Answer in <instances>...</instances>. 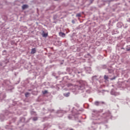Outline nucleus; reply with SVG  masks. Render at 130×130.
<instances>
[{"label": "nucleus", "instance_id": "1", "mask_svg": "<svg viewBox=\"0 0 130 130\" xmlns=\"http://www.w3.org/2000/svg\"><path fill=\"white\" fill-rule=\"evenodd\" d=\"M94 120H96L98 122H96L95 121H94L92 123V125L91 126V129L92 130H96L98 128V126H97V124L99 123V122L98 121L99 120H100V118H96V119H92Z\"/></svg>", "mask_w": 130, "mask_h": 130}, {"label": "nucleus", "instance_id": "2", "mask_svg": "<svg viewBox=\"0 0 130 130\" xmlns=\"http://www.w3.org/2000/svg\"><path fill=\"white\" fill-rule=\"evenodd\" d=\"M87 84L86 82H82V84L78 87L79 90H84L85 89V86H87Z\"/></svg>", "mask_w": 130, "mask_h": 130}, {"label": "nucleus", "instance_id": "3", "mask_svg": "<svg viewBox=\"0 0 130 130\" xmlns=\"http://www.w3.org/2000/svg\"><path fill=\"white\" fill-rule=\"evenodd\" d=\"M92 117H98L99 116V111L96 110L92 111Z\"/></svg>", "mask_w": 130, "mask_h": 130}, {"label": "nucleus", "instance_id": "4", "mask_svg": "<svg viewBox=\"0 0 130 130\" xmlns=\"http://www.w3.org/2000/svg\"><path fill=\"white\" fill-rule=\"evenodd\" d=\"M104 104H105V102H104L95 101L94 102V105H95V106H99L100 105H103Z\"/></svg>", "mask_w": 130, "mask_h": 130}, {"label": "nucleus", "instance_id": "5", "mask_svg": "<svg viewBox=\"0 0 130 130\" xmlns=\"http://www.w3.org/2000/svg\"><path fill=\"white\" fill-rule=\"evenodd\" d=\"M57 113L58 114V116H59V117H61V116H62V115H63V113H66V112L64 111H62V110H58L57 112ZM58 114H60V115Z\"/></svg>", "mask_w": 130, "mask_h": 130}, {"label": "nucleus", "instance_id": "6", "mask_svg": "<svg viewBox=\"0 0 130 130\" xmlns=\"http://www.w3.org/2000/svg\"><path fill=\"white\" fill-rule=\"evenodd\" d=\"M107 116H111V113L110 112L108 111V112L103 114L102 117L103 118H106Z\"/></svg>", "mask_w": 130, "mask_h": 130}, {"label": "nucleus", "instance_id": "7", "mask_svg": "<svg viewBox=\"0 0 130 130\" xmlns=\"http://www.w3.org/2000/svg\"><path fill=\"white\" fill-rule=\"evenodd\" d=\"M111 95H114V96H117L119 95V93L115 92V91L113 89L111 90Z\"/></svg>", "mask_w": 130, "mask_h": 130}, {"label": "nucleus", "instance_id": "8", "mask_svg": "<svg viewBox=\"0 0 130 130\" xmlns=\"http://www.w3.org/2000/svg\"><path fill=\"white\" fill-rule=\"evenodd\" d=\"M6 98V94L4 92H0V100H3Z\"/></svg>", "mask_w": 130, "mask_h": 130}, {"label": "nucleus", "instance_id": "9", "mask_svg": "<svg viewBox=\"0 0 130 130\" xmlns=\"http://www.w3.org/2000/svg\"><path fill=\"white\" fill-rule=\"evenodd\" d=\"M73 72L75 73V74H76V75H78L79 74H82V71H78V69H74L73 70Z\"/></svg>", "mask_w": 130, "mask_h": 130}, {"label": "nucleus", "instance_id": "10", "mask_svg": "<svg viewBox=\"0 0 130 130\" xmlns=\"http://www.w3.org/2000/svg\"><path fill=\"white\" fill-rule=\"evenodd\" d=\"M29 8V6L28 5H23L22 6V10H26V9H28Z\"/></svg>", "mask_w": 130, "mask_h": 130}, {"label": "nucleus", "instance_id": "11", "mask_svg": "<svg viewBox=\"0 0 130 130\" xmlns=\"http://www.w3.org/2000/svg\"><path fill=\"white\" fill-rule=\"evenodd\" d=\"M117 27H118V28H121L122 27V23H121V22L117 23Z\"/></svg>", "mask_w": 130, "mask_h": 130}, {"label": "nucleus", "instance_id": "12", "mask_svg": "<svg viewBox=\"0 0 130 130\" xmlns=\"http://www.w3.org/2000/svg\"><path fill=\"white\" fill-rule=\"evenodd\" d=\"M59 35L61 37H64L66 36V34H64V32H59Z\"/></svg>", "mask_w": 130, "mask_h": 130}, {"label": "nucleus", "instance_id": "13", "mask_svg": "<svg viewBox=\"0 0 130 130\" xmlns=\"http://www.w3.org/2000/svg\"><path fill=\"white\" fill-rule=\"evenodd\" d=\"M42 35L43 37L46 38L47 37V36H48V34L45 33L44 31H43V34Z\"/></svg>", "mask_w": 130, "mask_h": 130}, {"label": "nucleus", "instance_id": "14", "mask_svg": "<svg viewBox=\"0 0 130 130\" xmlns=\"http://www.w3.org/2000/svg\"><path fill=\"white\" fill-rule=\"evenodd\" d=\"M70 94L71 93L70 92L64 93H63V96H64V97H69Z\"/></svg>", "mask_w": 130, "mask_h": 130}, {"label": "nucleus", "instance_id": "15", "mask_svg": "<svg viewBox=\"0 0 130 130\" xmlns=\"http://www.w3.org/2000/svg\"><path fill=\"white\" fill-rule=\"evenodd\" d=\"M4 84H5L6 85H9V84H10V81L9 80H5Z\"/></svg>", "mask_w": 130, "mask_h": 130}, {"label": "nucleus", "instance_id": "16", "mask_svg": "<svg viewBox=\"0 0 130 130\" xmlns=\"http://www.w3.org/2000/svg\"><path fill=\"white\" fill-rule=\"evenodd\" d=\"M92 81H96L97 80V76H94L92 77Z\"/></svg>", "mask_w": 130, "mask_h": 130}, {"label": "nucleus", "instance_id": "17", "mask_svg": "<svg viewBox=\"0 0 130 130\" xmlns=\"http://www.w3.org/2000/svg\"><path fill=\"white\" fill-rule=\"evenodd\" d=\"M126 51H130V45L126 46Z\"/></svg>", "mask_w": 130, "mask_h": 130}, {"label": "nucleus", "instance_id": "18", "mask_svg": "<svg viewBox=\"0 0 130 130\" xmlns=\"http://www.w3.org/2000/svg\"><path fill=\"white\" fill-rule=\"evenodd\" d=\"M31 53L34 54L36 52V49L35 48H33L31 49Z\"/></svg>", "mask_w": 130, "mask_h": 130}, {"label": "nucleus", "instance_id": "19", "mask_svg": "<svg viewBox=\"0 0 130 130\" xmlns=\"http://www.w3.org/2000/svg\"><path fill=\"white\" fill-rule=\"evenodd\" d=\"M85 70H86V71L91 72V67H86V68H85Z\"/></svg>", "mask_w": 130, "mask_h": 130}, {"label": "nucleus", "instance_id": "20", "mask_svg": "<svg viewBox=\"0 0 130 130\" xmlns=\"http://www.w3.org/2000/svg\"><path fill=\"white\" fill-rule=\"evenodd\" d=\"M20 121L21 122H24V121H25V118H24V117H21V118H20Z\"/></svg>", "mask_w": 130, "mask_h": 130}, {"label": "nucleus", "instance_id": "21", "mask_svg": "<svg viewBox=\"0 0 130 130\" xmlns=\"http://www.w3.org/2000/svg\"><path fill=\"white\" fill-rule=\"evenodd\" d=\"M108 71L110 74H112V73H113V69H108Z\"/></svg>", "mask_w": 130, "mask_h": 130}, {"label": "nucleus", "instance_id": "22", "mask_svg": "<svg viewBox=\"0 0 130 130\" xmlns=\"http://www.w3.org/2000/svg\"><path fill=\"white\" fill-rule=\"evenodd\" d=\"M29 95H30V93L29 92H26L25 93V97H26V98H28V97H29Z\"/></svg>", "mask_w": 130, "mask_h": 130}, {"label": "nucleus", "instance_id": "23", "mask_svg": "<svg viewBox=\"0 0 130 130\" xmlns=\"http://www.w3.org/2000/svg\"><path fill=\"white\" fill-rule=\"evenodd\" d=\"M16 119H17V118H12V120L11 121V123L15 122V121H16Z\"/></svg>", "mask_w": 130, "mask_h": 130}, {"label": "nucleus", "instance_id": "24", "mask_svg": "<svg viewBox=\"0 0 130 130\" xmlns=\"http://www.w3.org/2000/svg\"><path fill=\"white\" fill-rule=\"evenodd\" d=\"M42 93L44 95H45V94H47L48 93V91L47 90L43 91Z\"/></svg>", "mask_w": 130, "mask_h": 130}, {"label": "nucleus", "instance_id": "25", "mask_svg": "<svg viewBox=\"0 0 130 130\" xmlns=\"http://www.w3.org/2000/svg\"><path fill=\"white\" fill-rule=\"evenodd\" d=\"M38 118L37 117H35L32 118V120L34 121H36V120H38Z\"/></svg>", "mask_w": 130, "mask_h": 130}, {"label": "nucleus", "instance_id": "26", "mask_svg": "<svg viewBox=\"0 0 130 130\" xmlns=\"http://www.w3.org/2000/svg\"><path fill=\"white\" fill-rule=\"evenodd\" d=\"M104 78L106 81H107V80H108V76L105 75Z\"/></svg>", "mask_w": 130, "mask_h": 130}, {"label": "nucleus", "instance_id": "27", "mask_svg": "<svg viewBox=\"0 0 130 130\" xmlns=\"http://www.w3.org/2000/svg\"><path fill=\"white\" fill-rule=\"evenodd\" d=\"M73 117H74V116L72 115H70L69 116H68V118L69 119H72L73 118Z\"/></svg>", "mask_w": 130, "mask_h": 130}, {"label": "nucleus", "instance_id": "28", "mask_svg": "<svg viewBox=\"0 0 130 130\" xmlns=\"http://www.w3.org/2000/svg\"><path fill=\"white\" fill-rule=\"evenodd\" d=\"M67 72H69V74H72V73H71V71H73V70H72V69H71L70 68H67Z\"/></svg>", "mask_w": 130, "mask_h": 130}, {"label": "nucleus", "instance_id": "29", "mask_svg": "<svg viewBox=\"0 0 130 130\" xmlns=\"http://www.w3.org/2000/svg\"><path fill=\"white\" fill-rule=\"evenodd\" d=\"M116 79V76H114L113 78H110L111 81H113V80H115Z\"/></svg>", "mask_w": 130, "mask_h": 130}, {"label": "nucleus", "instance_id": "30", "mask_svg": "<svg viewBox=\"0 0 130 130\" xmlns=\"http://www.w3.org/2000/svg\"><path fill=\"white\" fill-rule=\"evenodd\" d=\"M48 111H49L50 112H53V111H54V109H48Z\"/></svg>", "mask_w": 130, "mask_h": 130}, {"label": "nucleus", "instance_id": "31", "mask_svg": "<svg viewBox=\"0 0 130 130\" xmlns=\"http://www.w3.org/2000/svg\"><path fill=\"white\" fill-rule=\"evenodd\" d=\"M76 17H81V14L80 13H78L76 15Z\"/></svg>", "mask_w": 130, "mask_h": 130}, {"label": "nucleus", "instance_id": "32", "mask_svg": "<svg viewBox=\"0 0 130 130\" xmlns=\"http://www.w3.org/2000/svg\"><path fill=\"white\" fill-rule=\"evenodd\" d=\"M106 68H107L106 65H103V66H102V68H103V69H106Z\"/></svg>", "mask_w": 130, "mask_h": 130}, {"label": "nucleus", "instance_id": "33", "mask_svg": "<svg viewBox=\"0 0 130 130\" xmlns=\"http://www.w3.org/2000/svg\"><path fill=\"white\" fill-rule=\"evenodd\" d=\"M67 86L68 87H71V86H73V84L70 83V84H68Z\"/></svg>", "mask_w": 130, "mask_h": 130}, {"label": "nucleus", "instance_id": "34", "mask_svg": "<svg viewBox=\"0 0 130 130\" xmlns=\"http://www.w3.org/2000/svg\"><path fill=\"white\" fill-rule=\"evenodd\" d=\"M72 23H73V24H75V22L74 20H72Z\"/></svg>", "mask_w": 130, "mask_h": 130}, {"label": "nucleus", "instance_id": "35", "mask_svg": "<svg viewBox=\"0 0 130 130\" xmlns=\"http://www.w3.org/2000/svg\"><path fill=\"white\" fill-rule=\"evenodd\" d=\"M58 43H59V45H61V42L58 41Z\"/></svg>", "mask_w": 130, "mask_h": 130}, {"label": "nucleus", "instance_id": "36", "mask_svg": "<svg viewBox=\"0 0 130 130\" xmlns=\"http://www.w3.org/2000/svg\"><path fill=\"white\" fill-rule=\"evenodd\" d=\"M2 116H4V115L1 114V115H0V119H2L1 118L2 117Z\"/></svg>", "mask_w": 130, "mask_h": 130}, {"label": "nucleus", "instance_id": "37", "mask_svg": "<svg viewBox=\"0 0 130 130\" xmlns=\"http://www.w3.org/2000/svg\"><path fill=\"white\" fill-rule=\"evenodd\" d=\"M128 22H129L130 23V18H128V20H127Z\"/></svg>", "mask_w": 130, "mask_h": 130}, {"label": "nucleus", "instance_id": "38", "mask_svg": "<svg viewBox=\"0 0 130 130\" xmlns=\"http://www.w3.org/2000/svg\"><path fill=\"white\" fill-rule=\"evenodd\" d=\"M28 91L29 92H30V91H32V89H28Z\"/></svg>", "mask_w": 130, "mask_h": 130}, {"label": "nucleus", "instance_id": "39", "mask_svg": "<svg viewBox=\"0 0 130 130\" xmlns=\"http://www.w3.org/2000/svg\"><path fill=\"white\" fill-rule=\"evenodd\" d=\"M110 24V23H109V26H112V25Z\"/></svg>", "mask_w": 130, "mask_h": 130}, {"label": "nucleus", "instance_id": "40", "mask_svg": "<svg viewBox=\"0 0 130 130\" xmlns=\"http://www.w3.org/2000/svg\"><path fill=\"white\" fill-rule=\"evenodd\" d=\"M70 130H74V129L73 128H70Z\"/></svg>", "mask_w": 130, "mask_h": 130}, {"label": "nucleus", "instance_id": "41", "mask_svg": "<svg viewBox=\"0 0 130 130\" xmlns=\"http://www.w3.org/2000/svg\"><path fill=\"white\" fill-rule=\"evenodd\" d=\"M76 114H79V113H77Z\"/></svg>", "mask_w": 130, "mask_h": 130}, {"label": "nucleus", "instance_id": "42", "mask_svg": "<svg viewBox=\"0 0 130 130\" xmlns=\"http://www.w3.org/2000/svg\"><path fill=\"white\" fill-rule=\"evenodd\" d=\"M55 1H58V0H55Z\"/></svg>", "mask_w": 130, "mask_h": 130}]
</instances>
